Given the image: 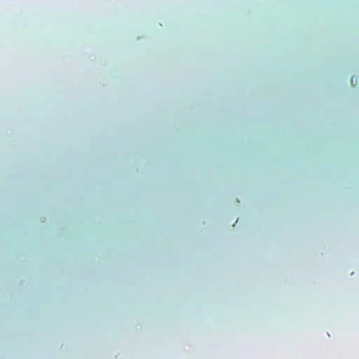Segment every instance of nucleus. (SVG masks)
<instances>
[{"label": "nucleus", "mask_w": 359, "mask_h": 359, "mask_svg": "<svg viewBox=\"0 0 359 359\" xmlns=\"http://www.w3.org/2000/svg\"><path fill=\"white\" fill-rule=\"evenodd\" d=\"M353 82V78L351 79V83Z\"/></svg>", "instance_id": "nucleus-1"}]
</instances>
